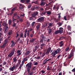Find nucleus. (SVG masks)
Returning <instances> with one entry per match:
<instances>
[{"label":"nucleus","instance_id":"obj_37","mask_svg":"<svg viewBox=\"0 0 75 75\" xmlns=\"http://www.w3.org/2000/svg\"><path fill=\"white\" fill-rule=\"evenodd\" d=\"M24 8L23 6H22V4L20 5V6L19 7L20 9H22Z\"/></svg>","mask_w":75,"mask_h":75},{"label":"nucleus","instance_id":"obj_53","mask_svg":"<svg viewBox=\"0 0 75 75\" xmlns=\"http://www.w3.org/2000/svg\"><path fill=\"white\" fill-rule=\"evenodd\" d=\"M67 20H69V18H70V16H69L68 15L67 16Z\"/></svg>","mask_w":75,"mask_h":75},{"label":"nucleus","instance_id":"obj_46","mask_svg":"<svg viewBox=\"0 0 75 75\" xmlns=\"http://www.w3.org/2000/svg\"><path fill=\"white\" fill-rule=\"evenodd\" d=\"M5 42V43H6V44H7V42H8V40L7 39H6L5 40H4Z\"/></svg>","mask_w":75,"mask_h":75},{"label":"nucleus","instance_id":"obj_45","mask_svg":"<svg viewBox=\"0 0 75 75\" xmlns=\"http://www.w3.org/2000/svg\"><path fill=\"white\" fill-rule=\"evenodd\" d=\"M44 45H45V44H42L40 45V47H44Z\"/></svg>","mask_w":75,"mask_h":75},{"label":"nucleus","instance_id":"obj_6","mask_svg":"<svg viewBox=\"0 0 75 75\" xmlns=\"http://www.w3.org/2000/svg\"><path fill=\"white\" fill-rule=\"evenodd\" d=\"M46 13H47V11H42L40 13V16H45Z\"/></svg>","mask_w":75,"mask_h":75},{"label":"nucleus","instance_id":"obj_56","mask_svg":"<svg viewBox=\"0 0 75 75\" xmlns=\"http://www.w3.org/2000/svg\"><path fill=\"white\" fill-rule=\"evenodd\" d=\"M64 18L65 20H66V21L68 20H67V17H66V16H65L64 17Z\"/></svg>","mask_w":75,"mask_h":75},{"label":"nucleus","instance_id":"obj_30","mask_svg":"<svg viewBox=\"0 0 75 75\" xmlns=\"http://www.w3.org/2000/svg\"><path fill=\"white\" fill-rule=\"evenodd\" d=\"M8 24L9 25H11V24H12V21L11 19L9 20Z\"/></svg>","mask_w":75,"mask_h":75},{"label":"nucleus","instance_id":"obj_47","mask_svg":"<svg viewBox=\"0 0 75 75\" xmlns=\"http://www.w3.org/2000/svg\"><path fill=\"white\" fill-rule=\"evenodd\" d=\"M58 25H59V26H61V25H62V23L59 22L58 23Z\"/></svg>","mask_w":75,"mask_h":75},{"label":"nucleus","instance_id":"obj_25","mask_svg":"<svg viewBox=\"0 0 75 75\" xmlns=\"http://www.w3.org/2000/svg\"><path fill=\"white\" fill-rule=\"evenodd\" d=\"M30 23L27 22L26 24L25 25L26 27L28 28V27H30Z\"/></svg>","mask_w":75,"mask_h":75},{"label":"nucleus","instance_id":"obj_36","mask_svg":"<svg viewBox=\"0 0 75 75\" xmlns=\"http://www.w3.org/2000/svg\"><path fill=\"white\" fill-rule=\"evenodd\" d=\"M63 39H64V38L63 37H60L58 40H62Z\"/></svg>","mask_w":75,"mask_h":75},{"label":"nucleus","instance_id":"obj_31","mask_svg":"<svg viewBox=\"0 0 75 75\" xmlns=\"http://www.w3.org/2000/svg\"><path fill=\"white\" fill-rule=\"evenodd\" d=\"M67 29L68 30H69H69H70V31H71V26H69V25H68L67 26Z\"/></svg>","mask_w":75,"mask_h":75},{"label":"nucleus","instance_id":"obj_18","mask_svg":"<svg viewBox=\"0 0 75 75\" xmlns=\"http://www.w3.org/2000/svg\"><path fill=\"white\" fill-rule=\"evenodd\" d=\"M13 62H16L17 61V57H14L13 59Z\"/></svg>","mask_w":75,"mask_h":75},{"label":"nucleus","instance_id":"obj_23","mask_svg":"<svg viewBox=\"0 0 75 75\" xmlns=\"http://www.w3.org/2000/svg\"><path fill=\"white\" fill-rule=\"evenodd\" d=\"M54 34H55V35H57V34H60V33L59 32V30H57L55 32Z\"/></svg>","mask_w":75,"mask_h":75},{"label":"nucleus","instance_id":"obj_48","mask_svg":"<svg viewBox=\"0 0 75 75\" xmlns=\"http://www.w3.org/2000/svg\"><path fill=\"white\" fill-rule=\"evenodd\" d=\"M18 67V64H16V69H17Z\"/></svg>","mask_w":75,"mask_h":75},{"label":"nucleus","instance_id":"obj_32","mask_svg":"<svg viewBox=\"0 0 75 75\" xmlns=\"http://www.w3.org/2000/svg\"><path fill=\"white\" fill-rule=\"evenodd\" d=\"M47 14L48 15H51V11H48L46 12Z\"/></svg>","mask_w":75,"mask_h":75},{"label":"nucleus","instance_id":"obj_1","mask_svg":"<svg viewBox=\"0 0 75 75\" xmlns=\"http://www.w3.org/2000/svg\"><path fill=\"white\" fill-rule=\"evenodd\" d=\"M1 25L5 26L4 27V30L5 33L7 32L8 30V27L6 25V22H5V21H4L3 22L2 21L0 22V27H1Z\"/></svg>","mask_w":75,"mask_h":75},{"label":"nucleus","instance_id":"obj_43","mask_svg":"<svg viewBox=\"0 0 75 75\" xmlns=\"http://www.w3.org/2000/svg\"><path fill=\"white\" fill-rule=\"evenodd\" d=\"M15 45V43H12L11 45V47H14Z\"/></svg>","mask_w":75,"mask_h":75},{"label":"nucleus","instance_id":"obj_12","mask_svg":"<svg viewBox=\"0 0 75 75\" xmlns=\"http://www.w3.org/2000/svg\"><path fill=\"white\" fill-rule=\"evenodd\" d=\"M63 42L64 41H61L59 42V47H62V46L64 45V43H63Z\"/></svg>","mask_w":75,"mask_h":75},{"label":"nucleus","instance_id":"obj_63","mask_svg":"<svg viewBox=\"0 0 75 75\" xmlns=\"http://www.w3.org/2000/svg\"><path fill=\"white\" fill-rule=\"evenodd\" d=\"M24 62H25L23 60L22 62V65H24Z\"/></svg>","mask_w":75,"mask_h":75},{"label":"nucleus","instance_id":"obj_5","mask_svg":"<svg viewBox=\"0 0 75 75\" xmlns=\"http://www.w3.org/2000/svg\"><path fill=\"white\" fill-rule=\"evenodd\" d=\"M38 11H36L34 12L32 14V16L33 17V21L35 20L37 18H36V16L37 15H38Z\"/></svg>","mask_w":75,"mask_h":75},{"label":"nucleus","instance_id":"obj_61","mask_svg":"<svg viewBox=\"0 0 75 75\" xmlns=\"http://www.w3.org/2000/svg\"><path fill=\"white\" fill-rule=\"evenodd\" d=\"M35 22H33L32 23V26H33V25H34V24H35Z\"/></svg>","mask_w":75,"mask_h":75},{"label":"nucleus","instance_id":"obj_41","mask_svg":"<svg viewBox=\"0 0 75 75\" xmlns=\"http://www.w3.org/2000/svg\"><path fill=\"white\" fill-rule=\"evenodd\" d=\"M69 50V47H68L66 48L65 51H68Z\"/></svg>","mask_w":75,"mask_h":75},{"label":"nucleus","instance_id":"obj_11","mask_svg":"<svg viewBox=\"0 0 75 75\" xmlns=\"http://www.w3.org/2000/svg\"><path fill=\"white\" fill-rule=\"evenodd\" d=\"M47 30L48 31V33H49V34H50L51 33H52V29H51L50 28H47Z\"/></svg>","mask_w":75,"mask_h":75},{"label":"nucleus","instance_id":"obj_44","mask_svg":"<svg viewBox=\"0 0 75 75\" xmlns=\"http://www.w3.org/2000/svg\"><path fill=\"white\" fill-rule=\"evenodd\" d=\"M50 52L47 50V51L46 52V54H47V55H48V54H49Z\"/></svg>","mask_w":75,"mask_h":75},{"label":"nucleus","instance_id":"obj_19","mask_svg":"<svg viewBox=\"0 0 75 75\" xmlns=\"http://www.w3.org/2000/svg\"><path fill=\"white\" fill-rule=\"evenodd\" d=\"M30 51H27L25 53V55H28L29 54H30Z\"/></svg>","mask_w":75,"mask_h":75},{"label":"nucleus","instance_id":"obj_22","mask_svg":"<svg viewBox=\"0 0 75 75\" xmlns=\"http://www.w3.org/2000/svg\"><path fill=\"white\" fill-rule=\"evenodd\" d=\"M72 56H73V54L70 53L69 54V56L68 57V58L69 59H70V58H71Z\"/></svg>","mask_w":75,"mask_h":75},{"label":"nucleus","instance_id":"obj_58","mask_svg":"<svg viewBox=\"0 0 75 75\" xmlns=\"http://www.w3.org/2000/svg\"><path fill=\"white\" fill-rule=\"evenodd\" d=\"M16 34H17V36L16 37V38H17L18 36H19V34L18 33H16Z\"/></svg>","mask_w":75,"mask_h":75},{"label":"nucleus","instance_id":"obj_3","mask_svg":"<svg viewBox=\"0 0 75 75\" xmlns=\"http://www.w3.org/2000/svg\"><path fill=\"white\" fill-rule=\"evenodd\" d=\"M26 66L27 67V71L28 73H29L30 71V69L31 68L32 63L30 62L28 63Z\"/></svg>","mask_w":75,"mask_h":75},{"label":"nucleus","instance_id":"obj_35","mask_svg":"<svg viewBox=\"0 0 75 75\" xmlns=\"http://www.w3.org/2000/svg\"><path fill=\"white\" fill-rule=\"evenodd\" d=\"M27 58H28L27 57H26L25 58H24L23 59V60L25 62V61H28V59Z\"/></svg>","mask_w":75,"mask_h":75},{"label":"nucleus","instance_id":"obj_42","mask_svg":"<svg viewBox=\"0 0 75 75\" xmlns=\"http://www.w3.org/2000/svg\"><path fill=\"white\" fill-rule=\"evenodd\" d=\"M21 67H22V64H20V66L18 68V69H21Z\"/></svg>","mask_w":75,"mask_h":75},{"label":"nucleus","instance_id":"obj_52","mask_svg":"<svg viewBox=\"0 0 75 75\" xmlns=\"http://www.w3.org/2000/svg\"><path fill=\"white\" fill-rule=\"evenodd\" d=\"M41 72H42V74H44L45 72V70H43L40 71Z\"/></svg>","mask_w":75,"mask_h":75},{"label":"nucleus","instance_id":"obj_62","mask_svg":"<svg viewBox=\"0 0 75 75\" xmlns=\"http://www.w3.org/2000/svg\"><path fill=\"white\" fill-rule=\"evenodd\" d=\"M21 3H24L25 2V0H21Z\"/></svg>","mask_w":75,"mask_h":75},{"label":"nucleus","instance_id":"obj_4","mask_svg":"<svg viewBox=\"0 0 75 75\" xmlns=\"http://www.w3.org/2000/svg\"><path fill=\"white\" fill-rule=\"evenodd\" d=\"M16 50L15 48H13L11 52L9 54L8 56V58H9V57H11L13 55H14V52Z\"/></svg>","mask_w":75,"mask_h":75},{"label":"nucleus","instance_id":"obj_55","mask_svg":"<svg viewBox=\"0 0 75 75\" xmlns=\"http://www.w3.org/2000/svg\"><path fill=\"white\" fill-rule=\"evenodd\" d=\"M39 47H40V46H39V45L36 46L35 47V48L37 50V49L39 48Z\"/></svg>","mask_w":75,"mask_h":75},{"label":"nucleus","instance_id":"obj_8","mask_svg":"<svg viewBox=\"0 0 75 75\" xmlns=\"http://www.w3.org/2000/svg\"><path fill=\"white\" fill-rule=\"evenodd\" d=\"M44 20V17H42L39 18L37 19L38 22H40V21H42Z\"/></svg>","mask_w":75,"mask_h":75},{"label":"nucleus","instance_id":"obj_27","mask_svg":"<svg viewBox=\"0 0 75 75\" xmlns=\"http://www.w3.org/2000/svg\"><path fill=\"white\" fill-rule=\"evenodd\" d=\"M20 16L21 18H23L24 17H25V14L22 13V14H21Z\"/></svg>","mask_w":75,"mask_h":75},{"label":"nucleus","instance_id":"obj_15","mask_svg":"<svg viewBox=\"0 0 75 75\" xmlns=\"http://www.w3.org/2000/svg\"><path fill=\"white\" fill-rule=\"evenodd\" d=\"M17 54H17V56H18L19 55H20L21 54V50H18L17 51Z\"/></svg>","mask_w":75,"mask_h":75},{"label":"nucleus","instance_id":"obj_2","mask_svg":"<svg viewBox=\"0 0 75 75\" xmlns=\"http://www.w3.org/2000/svg\"><path fill=\"white\" fill-rule=\"evenodd\" d=\"M61 51V50L59 48L56 50H53V52L51 53V55L53 54V56L54 57H55L56 54H59V53H60Z\"/></svg>","mask_w":75,"mask_h":75},{"label":"nucleus","instance_id":"obj_49","mask_svg":"<svg viewBox=\"0 0 75 75\" xmlns=\"http://www.w3.org/2000/svg\"><path fill=\"white\" fill-rule=\"evenodd\" d=\"M33 71H32L30 73H29L27 75H32Z\"/></svg>","mask_w":75,"mask_h":75},{"label":"nucleus","instance_id":"obj_20","mask_svg":"<svg viewBox=\"0 0 75 75\" xmlns=\"http://www.w3.org/2000/svg\"><path fill=\"white\" fill-rule=\"evenodd\" d=\"M12 33H13V30H9V32L8 33V35H11V34H12Z\"/></svg>","mask_w":75,"mask_h":75},{"label":"nucleus","instance_id":"obj_33","mask_svg":"<svg viewBox=\"0 0 75 75\" xmlns=\"http://www.w3.org/2000/svg\"><path fill=\"white\" fill-rule=\"evenodd\" d=\"M5 45H6V43H4L3 45L1 46L2 48H4V47H5Z\"/></svg>","mask_w":75,"mask_h":75},{"label":"nucleus","instance_id":"obj_28","mask_svg":"<svg viewBox=\"0 0 75 75\" xmlns=\"http://www.w3.org/2000/svg\"><path fill=\"white\" fill-rule=\"evenodd\" d=\"M47 71H51V67L48 66L47 67Z\"/></svg>","mask_w":75,"mask_h":75},{"label":"nucleus","instance_id":"obj_38","mask_svg":"<svg viewBox=\"0 0 75 75\" xmlns=\"http://www.w3.org/2000/svg\"><path fill=\"white\" fill-rule=\"evenodd\" d=\"M12 27H16V23H15L14 22H13Z\"/></svg>","mask_w":75,"mask_h":75},{"label":"nucleus","instance_id":"obj_24","mask_svg":"<svg viewBox=\"0 0 75 75\" xmlns=\"http://www.w3.org/2000/svg\"><path fill=\"white\" fill-rule=\"evenodd\" d=\"M45 3L44 2H42L40 4V6H44L45 5Z\"/></svg>","mask_w":75,"mask_h":75},{"label":"nucleus","instance_id":"obj_29","mask_svg":"<svg viewBox=\"0 0 75 75\" xmlns=\"http://www.w3.org/2000/svg\"><path fill=\"white\" fill-rule=\"evenodd\" d=\"M53 8L54 10V9H55V8L56 10H58V9H59V7L58 6L55 7V5H54V6L53 7Z\"/></svg>","mask_w":75,"mask_h":75},{"label":"nucleus","instance_id":"obj_64","mask_svg":"<svg viewBox=\"0 0 75 75\" xmlns=\"http://www.w3.org/2000/svg\"><path fill=\"white\" fill-rule=\"evenodd\" d=\"M17 15V13H16L14 14V16H13V17H15V16H16Z\"/></svg>","mask_w":75,"mask_h":75},{"label":"nucleus","instance_id":"obj_34","mask_svg":"<svg viewBox=\"0 0 75 75\" xmlns=\"http://www.w3.org/2000/svg\"><path fill=\"white\" fill-rule=\"evenodd\" d=\"M16 9L17 8L16 7L13 8L11 11V12H12L13 11H15V10H16Z\"/></svg>","mask_w":75,"mask_h":75},{"label":"nucleus","instance_id":"obj_60","mask_svg":"<svg viewBox=\"0 0 75 75\" xmlns=\"http://www.w3.org/2000/svg\"><path fill=\"white\" fill-rule=\"evenodd\" d=\"M8 71H5L4 73V74H5V75H6L7 74H8Z\"/></svg>","mask_w":75,"mask_h":75},{"label":"nucleus","instance_id":"obj_17","mask_svg":"<svg viewBox=\"0 0 75 75\" xmlns=\"http://www.w3.org/2000/svg\"><path fill=\"white\" fill-rule=\"evenodd\" d=\"M47 25H48V23H45L42 26V28H45V27L47 26Z\"/></svg>","mask_w":75,"mask_h":75},{"label":"nucleus","instance_id":"obj_40","mask_svg":"<svg viewBox=\"0 0 75 75\" xmlns=\"http://www.w3.org/2000/svg\"><path fill=\"white\" fill-rule=\"evenodd\" d=\"M16 19L14 18V17L13 16L12 17V21L13 22V23H14V21H16Z\"/></svg>","mask_w":75,"mask_h":75},{"label":"nucleus","instance_id":"obj_16","mask_svg":"<svg viewBox=\"0 0 75 75\" xmlns=\"http://www.w3.org/2000/svg\"><path fill=\"white\" fill-rule=\"evenodd\" d=\"M35 40H36V39L35 38H32V39L29 41V42H30V43H31V42H34V41H35Z\"/></svg>","mask_w":75,"mask_h":75},{"label":"nucleus","instance_id":"obj_10","mask_svg":"<svg viewBox=\"0 0 75 75\" xmlns=\"http://www.w3.org/2000/svg\"><path fill=\"white\" fill-rule=\"evenodd\" d=\"M40 25H41V24H40L36 26V30L38 31L39 30H40V28H41L40 27Z\"/></svg>","mask_w":75,"mask_h":75},{"label":"nucleus","instance_id":"obj_7","mask_svg":"<svg viewBox=\"0 0 75 75\" xmlns=\"http://www.w3.org/2000/svg\"><path fill=\"white\" fill-rule=\"evenodd\" d=\"M16 66L15 65H13L12 67H10L9 69V70L11 71H13L14 69H16Z\"/></svg>","mask_w":75,"mask_h":75},{"label":"nucleus","instance_id":"obj_14","mask_svg":"<svg viewBox=\"0 0 75 75\" xmlns=\"http://www.w3.org/2000/svg\"><path fill=\"white\" fill-rule=\"evenodd\" d=\"M59 31L60 33H63V31H64V29L62 28H60L59 30Z\"/></svg>","mask_w":75,"mask_h":75},{"label":"nucleus","instance_id":"obj_54","mask_svg":"<svg viewBox=\"0 0 75 75\" xmlns=\"http://www.w3.org/2000/svg\"><path fill=\"white\" fill-rule=\"evenodd\" d=\"M3 71V67L0 68V72Z\"/></svg>","mask_w":75,"mask_h":75},{"label":"nucleus","instance_id":"obj_26","mask_svg":"<svg viewBox=\"0 0 75 75\" xmlns=\"http://www.w3.org/2000/svg\"><path fill=\"white\" fill-rule=\"evenodd\" d=\"M75 48H73V49H72V50L71 51V53L72 54H74V52L75 51Z\"/></svg>","mask_w":75,"mask_h":75},{"label":"nucleus","instance_id":"obj_39","mask_svg":"<svg viewBox=\"0 0 75 75\" xmlns=\"http://www.w3.org/2000/svg\"><path fill=\"white\" fill-rule=\"evenodd\" d=\"M40 44H43V43H44L43 42V40L42 39H40Z\"/></svg>","mask_w":75,"mask_h":75},{"label":"nucleus","instance_id":"obj_57","mask_svg":"<svg viewBox=\"0 0 75 75\" xmlns=\"http://www.w3.org/2000/svg\"><path fill=\"white\" fill-rule=\"evenodd\" d=\"M61 56V54H59L58 56L57 57V58L58 59L59 58V57Z\"/></svg>","mask_w":75,"mask_h":75},{"label":"nucleus","instance_id":"obj_13","mask_svg":"<svg viewBox=\"0 0 75 75\" xmlns=\"http://www.w3.org/2000/svg\"><path fill=\"white\" fill-rule=\"evenodd\" d=\"M40 37L42 38V40H44L45 39H46V37L44 36V35L43 34H42L40 35Z\"/></svg>","mask_w":75,"mask_h":75},{"label":"nucleus","instance_id":"obj_50","mask_svg":"<svg viewBox=\"0 0 75 75\" xmlns=\"http://www.w3.org/2000/svg\"><path fill=\"white\" fill-rule=\"evenodd\" d=\"M33 30V28L29 29L28 30V32L30 33V31H31Z\"/></svg>","mask_w":75,"mask_h":75},{"label":"nucleus","instance_id":"obj_51","mask_svg":"<svg viewBox=\"0 0 75 75\" xmlns=\"http://www.w3.org/2000/svg\"><path fill=\"white\" fill-rule=\"evenodd\" d=\"M23 33H21L20 35L21 38V37H23Z\"/></svg>","mask_w":75,"mask_h":75},{"label":"nucleus","instance_id":"obj_21","mask_svg":"<svg viewBox=\"0 0 75 75\" xmlns=\"http://www.w3.org/2000/svg\"><path fill=\"white\" fill-rule=\"evenodd\" d=\"M53 24L52 23H50L49 26L47 27V28H51V27L52 26Z\"/></svg>","mask_w":75,"mask_h":75},{"label":"nucleus","instance_id":"obj_59","mask_svg":"<svg viewBox=\"0 0 75 75\" xmlns=\"http://www.w3.org/2000/svg\"><path fill=\"white\" fill-rule=\"evenodd\" d=\"M51 50V47H50L48 48L47 50L49 51H50V52Z\"/></svg>","mask_w":75,"mask_h":75},{"label":"nucleus","instance_id":"obj_9","mask_svg":"<svg viewBox=\"0 0 75 75\" xmlns=\"http://www.w3.org/2000/svg\"><path fill=\"white\" fill-rule=\"evenodd\" d=\"M48 59H45V60H43V62H44L43 63V65H44V64H46L47 63V61H50V60H51V59H48Z\"/></svg>","mask_w":75,"mask_h":75}]
</instances>
